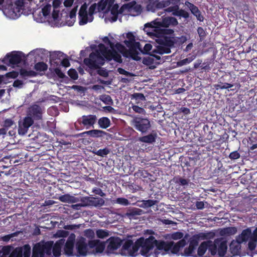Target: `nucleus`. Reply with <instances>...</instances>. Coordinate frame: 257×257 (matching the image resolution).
<instances>
[{
	"instance_id": "nucleus-35",
	"label": "nucleus",
	"mask_w": 257,
	"mask_h": 257,
	"mask_svg": "<svg viewBox=\"0 0 257 257\" xmlns=\"http://www.w3.org/2000/svg\"><path fill=\"white\" fill-rule=\"evenodd\" d=\"M20 73L23 77H36L38 75V73L33 70H27L25 69H21Z\"/></svg>"
},
{
	"instance_id": "nucleus-3",
	"label": "nucleus",
	"mask_w": 257,
	"mask_h": 257,
	"mask_svg": "<svg viewBox=\"0 0 257 257\" xmlns=\"http://www.w3.org/2000/svg\"><path fill=\"white\" fill-rule=\"evenodd\" d=\"M163 4L164 8L172 5L165 9V11L168 13H172L174 16L178 17L180 18H183L187 19L189 18V13L184 9H180V0H163Z\"/></svg>"
},
{
	"instance_id": "nucleus-49",
	"label": "nucleus",
	"mask_w": 257,
	"mask_h": 257,
	"mask_svg": "<svg viewBox=\"0 0 257 257\" xmlns=\"http://www.w3.org/2000/svg\"><path fill=\"white\" fill-rule=\"evenodd\" d=\"M157 201L156 200H143V207L149 208L153 206V205H155Z\"/></svg>"
},
{
	"instance_id": "nucleus-31",
	"label": "nucleus",
	"mask_w": 257,
	"mask_h": 257,
	"mask_svg": "<svg viewBox=\"0 0 257 257\" xmlns=\"http://www.w3.org/2000/svg\"><path fill=\"white\" fill-rule=\"evenodd\" d=\"M140 247H141V242L139 238L134 243H133L128 254L132 256H135V254L137 252Z\"/></svg>"
},
{
	"instance_id": "nucleus-61",
	"label": "nucleus",
	"mask_w": 257,
	"mask_h": 257,
	"mask_svg": "<svg viewBox=\"0 0 257 257\" xmlns=\"http://www.w3.org/2000/svg\"><path fill=\"white\" fill-rule=\"evenodd\" d=\"M14 124V122L11 119H6L4 122V127L6 128L7 131L9 128Z\"/></svg>"
},
{
	"instance_id": "nucleus-50",
	"label": "nucleus",
	"mask_w": 257,
	"mask_h": 257,
	"mask_svg": "<svg viewBox=\"0 0 257 257\" xmlns=\"http://www.w3.org/2000/svg\"><path fill=\"white\" fill-rule=\"evenodd\" d=\"M115 203L123 206H127L130 204L129 201L123 197L117 198L115 200Z\"/></svg>"
},
{
	"instance_id": "nucleus-23",
	"label": "nucleus",
	"mask_w": 257,
	"mask_h": 257,
	"mask_svg": "<svg viewBox=\"0 0 257 257\" xmlns=\"http://www.w3.org/2000/svg\"><path fill=\"white\" fill-rule=\"evenodd\" d=\"M64 243V239H60L52 246V252L55 257H59L61 255V248Z\"/></svg>"
},
{
	"instance_id": "nucleus-51",
	"label": "nucleus",
	"mask_w": 257,
	"mask_h": 257,
	"mask_svg": "<svg viewBox=\"0 0 257 257\" xmlns=\"http://www.w3.org/2000/svg\"><path fill=\"white\" fill-rule=\"evenodd\" d=\"M197 33L199 36V40L203 41L205 38L206 34L205 30L202 27H199L197 28Z\"/></svg>"
},
{
	"instance_id": "nucleus-46",
	"label": "nucleus",
	"mask_w": 257,
	"mask_h": 257,
	"mask_svg": "<svg viewBox=\"0 0 257 257\" xmlns=\"http://www.w3.org/2000/svg\"><path fill=\"white\" fill-rule=\"evenodd\" d=\"M222 232V234L234 235L237 232V229L235 227H229L224 228Z\"/></svg>"
},
{
	"instance_id": "nucleus-19",
	"label": "nucleus",
	"mask_w": 257,
	"mask_h": 257,
	"mask_svg": "<svg viewBox=\"0 0 257 257\" xmlns=\"http://www.w3.org/2000/svg\"><path fill=\"white\" fill-rule=\"evenodd\" d=\"M108 244L107 246V249L109 252H112L118 248L122 245V240L118 237H111L108 239Z\"/></svg>"
},
{
	"instance_id": "nucleus-4",
	"label": "nucleus",
	"mask_w": 257,
	"mask_h": 257,
	"mask_svg": "<svg viewBox=\"0 0 257 257\" xmlns=\"http://www.w3.org/2000/svg\"><path fill=\"white\" fill-rule=\"evenodd\" d=\"M53 244L52 241L36 243L33 247L32 257H51Z\"/></svg>"
},
{
	"instance_id": "nucleus-38",
	"label": "nucleus",
	"mask_w": 257,
	"mask_h": 257,
	"mask_svg": "<svg viewBox=\"0 0 257 257\" xmlns=\"http://www.w3.org/2000/svg\"><path fill=\"white\" fill-rule=\"evenodd\" d=\"M11 252V247L5 246L0 250V257H9Z\"/></svg>"
},
{
	"instance_id": "nucleus-41",
	"label": "nucleus",
	"mask_w": 257,
	"mask_h": 257,
	"mask_svg": "<svg viewBox=\"0 0 257 257\" xmlns=\"http://www.w3.org/2000/svg\"><path fill=\"white\" fill-rule=\"evenodd\" d=\"M47 68V65L43 62H38L34 66V69L37 71H45Z\"/></svg>"
},
{
	"instance_id": "nucleus-17",
	"label": "nucleus",
	"mask_w": 257,
	"mask_h": 257,
	"mask_svg": "<svg viewBox=\"0 0 257 257\" xmlns=\"http://www.w3.org/2000/svg\"><path fill=\"white\" fill-rule=\"evenodd\" d=\"M34 123L33 118L30 116H26L19 121L18 133L20 135L27 134L29 128Z\"/></svg>"
},
{
	"instance_id": "nucleus-59",
	"label": "nucleus",
	"mask_w": 257,
	"mask_h": 257,
	"mask_svg": "<svg viewBox=\"0 0 257 257\" xmlns=\"http://www.w3.org/2000/svg\"><path fill=\"white\" fill-rule=\"evenodd\" d=\"M164 244V240H157L155 241V246H156L157 248L159 250H163Z\"/></svg>"
},
{
	"instance_id": "nucleus-12",
	"label": "nucleus",
	"mask_w": 257,
	"mask_h": 257,
	"mask_svg": "<svg viewBox=\"0 0 257 257\" xmlns=\"http://www.w3.org/2000/svg\"><path fill=\"white\" fill-rule=\"evenodd\" d=\"M140 240L141 242V253L147 257L149 256L150 251L155 246L156 238L154 236L151 235L146 239L141 237Z\"/></svg>"
},
{
	"instance_id": "nucleus-37",
	"label": "nucleus",
	"mask_w": 257,
	"mask_h": 257,
	"mask_svg": "<svg viewBox=\"0 0 257 257\" xmlns=\"http://www.w3.org/2000/svg\"><path fill=\"white\" fill-rule=\"evenodd\" d=\"M233 84L229 83H223L219 82L217 84L215 85V88L216 90L218 89H228L233 86Z\"/></svg>"
},
{
	"instance_id": "nucleus-22",
	"label": "nucleus",
	"mask_w": 257,
	"mask_h": 257,
	"mask_svg": "<svg viewBox=\"0 0 257 257\" xmlns=\"http://www.w3.org/2000/svg\"><path fill=\"white\" fill-rule=\"evenodd\" d=\"M251 236V229L247 228L242 230L241 233L236 237V241L239 243L246 242Z\"/></svg>"
},
{
	"instance_id": "nucleus-62",
	"label": "nucleus",
	"mask_w": 257,
	"mask_h": 257,
	"mask_svg": "<svg viewBox=\"0 0 257 257\" xmlns=\"http://www.w3.org/2000/svg\"><path fill=\"white\" fill-rule=\"evenodd\" d=\"M117 72L119 74L124 75H125L126 76H134L133 73H131V72H130L128 71H126L125 70H124V69H123L122 68H118L117 69Z\"/></svg>"
},
{
	"instance_id": "nucleus-42",
	"label": "nucleus",
	"mask_w": 257,
	"mask_h": 257,
	"mask_svg": "<svg viewBox=\"0 0 257 257\" xmlns=\"http://www.w3.org/2000/svg\"><path fill=\"white\" fill-rule=\"evenodd\" d=\"M96 234L98 238H104L109 236V231L106 230L99 229L96 231Z\"/></svg>"
},
{
	"instance_id": "nucleus-27",
	"label": "nucleus",
	"mask_w": 257,
	"mask_h": 257,
	"mask_svg": "<svg viewBox=\"0 0 257 257\" xmlns=\"http://www.w3.org/2000/svg\"><path fill=\"white\" fill-rule=\"evenodd\" d=\"M92 197H83L81 198V203L74 205L75 206H92Z\"/></svg>"
},
{
	"instance_id": "nucleus-5",
	"label": "nucleus",
	"mask_w": 257,
	"mask_h": 257,
	"mask_svg": "<svg viewBox=\"0 0 257 257\" xmlns=\"http://www.w3.org/2000/svg\"><path fill=\"white\" fill-rule=\"evenodd\" d=\"M133 127L142 134H147L151 128L150 120L147 117L135 116L132 121Z\"/></svg>"
},
{
	"instance_id": "nucleus-40",
	"label": "nucleus",
	"mask_w": 257,
	"mask_h": 257,
	"mask_svg": "<svg viewBox=\"0 0 257 257\" xmlns=\"http://www.w3.org/2000/svg\"><path fill=\"white\" fill-rule=\"evenodd\" d=\"M185 5L188 8L193 15H195V13H197V12L199 11V10L197 6L189 2L188 1H185Z\"/></svg>"
},
{
	"instance_id": "nucleus-39",
	"label": "nucleus",
	"mask_w": 257,
	"mask_h": 257,
	"mask_svg": "<svg viewBox=\"0 0 257 257\" xmlns=\"http://www.w3.org/2000/svg\"><path fill=\"white\" fill-rule=\"evenodd\" d=\"M92 206L94 207H100L104 205V200L103 199L97 197H92Z\"/></svg>"
},
{
	"instance_id": "nucleus-53",
	"label": "nucleus",
	"mask_w": 257,
	"mask_h": 257,
	"mask_svg": "<svg viewBox=\"0 0 257 257\" xmlns=\"http://www.w3.org/2000/svg\"><path fill=\"white\" fill-rule=\"evenodd\" d=\"M105 248V244L104 243L99 241L95 247V250L96 253H102Z\"/></svg>"
},
{
	"instance_id": "nucleus-20",
	"label": "nucleus",
	"mask_w": 257,
	"mask_h": 257,
	"mask_svg": "<svg viewBox=\"0 0 257 257\" xmlns=\"http://www.w3.org/2000/svg\"><path fill=\"white\" fill-rule=\"evenodd\" d=\"M163 1L147 0L146 9L147 11L155 12L157 10L164 8Z\"/></svg>"
},
{
	"instance_id": "nucleus-44",
	"label": "nucleus",
	"mask_w": 257,
	"mask_h": 257,
	"mask_svg": "<svg viewBox=\"0 0 257 257\" xmlns=\"http://www.w3.org/2000/svg\"><path fill=\"white\" fill-rule=\"evenodd\" d=\"M96 10H97V4L96 3L91 5L88 9V15L90 16V20L93 21L94 17L93 15L96 13Z\"/></svg>"
},
{
	"instance_id": "nucleus-29",
	"label": "nucleus",
	"mask_w": 257,
	"mask_h": 257,
	"mask_svg": "<svg viewBox=\"0 0 257 257\" xmlns=\"http://www.w3.org/2000/svg\"><path fill=\"white\" fill-rule=\"evenodd\" d=\"M98 124L100 128L105 129L110 126L111 122L108 117L103 116L98 120Z\"/></svg>"
},
{
	"instance_id": "nucleus-15",
	"label": "nucleus",
	"mask_w": 257,
	"mask_h": 257,
	"mask_svg": "<svg viewBox=\"0 0 257 257\" xmlns=\"http://www.w3.org/2000/svg\"><path fill=\"white\" fill-rule=\"evenodd\" d=\"M75 239V234L73 233H71L64 245L63 252L68 256H75V252L73 251Z\"/></svg>"
},
{
	"instance_id": "nucleus-26",
	"label": "nucleus",
	"mask_w": 257,
	"mask_h": 257,
	"mask_svg": "<svg viewBox=\"0 0 257 257\" xmlns=\"http://www.w3.org/2000/svg\"><path fill=\"white\" fill-rule=\"evenodd\" d=\"M186 244V241L184 239L180 240L178 242L174 244L172 241V245L170 251L173 253H177L181 248L183 247Z\"/></svg>"
},
{
	"instance_id": "nucleus-34",
	"label": "nucleus",
	"mask_w": 257,
	"mask_h": 257,
	"mask_svg": "<svg viewBox=\"0 0 257 257\" xmlns=\"http://www.w3.org/2000/svg\"><path fill=\"white\" fill-rule=\"evenodd\" d=\"M174 182L179 186H185L189 184L190 180L181 177H175L174 178Z\"/></svg>"
},
{
	"instance_id": "nucleus-60",
	"label": "nucleus",
	"mask_w": 257,
	"mask_h": 257,
	"mask_svg": "<svg viewBox=\"0 0 257 257\" xmlns=\"http://www.w3.org/2000/svg\"><path fill=\"white\" fill-rule=\"evenodd\" d=\"M84 235L86 237L89 238H93L94 237V232L91 229H87L84 231Z\"/></svg>"
},
{
	"instance_id": "nucleus-58",
	"label": "nucleus",
	"mask_w": 257,
	"mask_h": 257,
	"mask_svg": "<svg viewBox=\"0 0 257 257\" xmlns=\"http://www.w3.org/2000/svg\"><path fill=\"white\" fill-rule=\"evenodd\" d=\"M92 192L95 194L99 195L101 197H104L105 196V194L99 188L94 187L92 189Z\"/></svg>"
},
{
	"instance_id": "nucleus-63",
	"label": "nucleus",
	"mask_w": 257,
	"mask_h": 257,
	"mask_svg": "<svg viewBox=\"0 0 257 257\" xmlns=\"http://www.w3.org/2000/svg\"><path fill=\"white\" fill-rule=\"evenodd\" d=\"M240 157V154L237 151H233L230 153L229 155V158L231 160H236L239 158Z\"/></svg>"
},
{
	"instance_id": "nucleus-36",
	"label": "nucleus",
	"mask_w": 257,
	"mask_h": 257,
	"mask_svg": "<svg viewBox=\"0 0 257 257\" xmlns=\"http://www.w3.org/2000/svg\"><path fill=\"white\" fill-rule=\"evenodd\" d=\"M92 153L98 156L103 157L110 153V150L107 148H105L103 149H99L98 150L96 149L93 150L92 151Z\"/></svg>"
},
{
	"instance_id": "nucleus-13",
	"label": "nucleus",
	"mask_w": 257,
	"mask_h": 257,
	"mask_svg": "<svg viewBox=\"0 0 257 257\" xmlns=\"http://www.w3.org/2000/svg\"><path fill=\"white\" fill-rule=\"evenodd\" d=\"M125 45L129 48V53L131 58L135 60H140L141 58L138 56V52L137 49L141 50V44L139 42L135 40H125L124 41Z\"/></svg>"
},
{
	"instance_id": "nucleus-47",
	"label": "nucleus",
	"mask_w": 257,
	"mask_h": 257,
	"mask_svg": "<svg viewBox=\"0 0 257 257\" xmlns=\"http://www.w3.org/2000/svg\"><path fill=\"white\" fill-rule=\"evenodd\" d=\"M101 100L106 104L110 105L113 103L112 99L108 95H102L100 97Z\"/></svg>"
},
{
	"instance_id": "nucleus-32",
	"label": "nucleus",
	"mask_w": 257,
	"mask_h": 257,
	"mask_svg": "<svg viewBox=\"0 0 257 257\" xmlns=\"http://www.w3.org/2000/svg\"><path fill=\"white\" fill-rule=\"evenodd\" d=\"M133 244L132 240L128 239L125 241L122 245L121 249V254H125L126 253H129L130 250Z\"/></svg>"
},
{
	"instance_id": "nucleus-2",
	"label": "nucleus",
	"mask_w": 257,
	"mask_h": 257,
	"mask_svg": "<svg viewBox=\"0 0 257 257\" xmlns=\"http://www.w3.org/2000/svg\"><path fill=\"white\" fill-rule=\"evenodd\" d=\"M83 62L91 69H98L97 73L99 75L104 77L108 76L106 69L100 67V66H102L105 63V59L98 51L91 52L89 58H85Z\"/></svg>"
},
{
	"instance_id": "nucleus-21",
	"label": "nucleus",
	"mask_w": 257,
	"mask_h": 257,
	"mask_svg": "<svg viewBox=\"0 0 257 257\" xmlns=\"http://www.w3.org/2000/svg\"><path fill=\"white\" fill-rule=\"evenodd\" d=\"M106 134L107 133L101 130H92L82 133L80 134V136L85 137L87 135L93 138H99L102 137Z\"/></svg>"
},
{
	"instance_id": "nucleus-30",
	"label": "nucleus",
	"mask_w": 257,
	"mask_h": 257,
	"mask_svg": "<svg viewBox=\"0 0 257 257\" xmlns=\"http://www.w3.org/2000/svg\"><path fill=\"white\" fill-rule=\"evenodd\" d=\"M143 213V211L142 209L137 208H134L128 210L125 214L128 217L131 219L134 218V217L137 215H142Z\"/></svg>"
},
{
	"instance_id": "nucleus-7",
	"label": "nucleus",
	"mask_w": 257,
	"mask_h": 257,
	"mask_svg": "<svg viewBox=\"0 0 257 257\" xmlns=\"http://www.w3.org/2000/svg\"><path fill=\"white\" fill-rule=\"evenodd\" d=\"M24 54L20 51H14L8 53L1 60V62L7 66H14L20 63L23 60L25 61Z\"/></svg>"
},
{
	"instance_id": "nucleus-14",
	"label": "nucleus",
	"mask_w": 257,
	"mask_h": 257,
	"mask_svg": "<svg viewBox=\"0 0 257 257\" xmlns=\"http://www.w3.org/2000/svg\"><path fill=\"white\" fill-rule=\"evenodd\" d=\"M75 246L76 249L75 256L80 257L87 255L88 252V248L86 238L83 237H80L77 239Z\"/></svg>"
},
{
	"instance_id": "nucleus-11",
	"label": "nucleus",
	"mask_w": 257,
	"mask_h": 257,
	"mask_svg": "<svg viewBox=\"0 0 257 257\" xmlns=\"http://www.w3.org/2000/svg\"><path fill=\"white\" fill-rule=\"evenodd\" d=\"M97 118L95 114L83 115L79 118L76 122L75 123V127L76 130H79L78 124L81 125L86 129L93 127L94 125L96 123Z\"/></svg>"
},
{
	"instance_id": "nucleus-1",
	"label": "nucleus",
	"mask_w": 257,
	"mask_h": 257,
	"mask_svg": "<svg viewBox=\"0 0 257 257\" xmlns=\"http://www.w3.org/2000/svg\"><path fill=\"white\" fill-rule=\"evenodd\" d=\"M174 31L171 29H162L159 27L153 28L151 31L148 32L150 36H154L157 39L156 42L160 46L157 47L154 52L162 55L171 53V48L174 47L176 42V38L167 35H173Z\"/></svg>"
},
{
	"instance_id": "nucleus-43",
	"label": "nucleus",
	"mask_w": 257,
	"mask_h": 257,
	"mask_svg": "<svg viewBox=\"0 0 257 257\" xmlns=\"http://www.w3.org/2000/svg\"><path fill=\"white\" fill-rule=\"evenodd\" d=\"M195 57L196 56L195 55H192L191 57H189L183 60H181L177 62V65L178 66H182L184 65L189 64L195 58Z\"/></svg>"
},
{
	"instance_id": "nucleus-6",
	"label": "nucleus",
	"mask_w": 257,
	"mask_h": 257,
	"mask_svg": "<svg viewBox=\"0 0 257 257\" xmlns=\"http://www.w3.org/2000/svg\"><path fill=\"white\" fill-rule=\"evenodd\" d=\"M227 249V241L222 238H216L214 242H212V245L210 248V252L212 255H215L217 252L220 257L225 255Z\"/></svg>"
},
{
	"instance_id": "nucleus-55",
	"label": "nucleus",
	"mask_w": 257,
	"mask_h": 257,
	"mask_svg": "<svg viewBox=\"0 0 257 257\" xmlns=\"http://www.w3.org/2000/svg\"><path fill=\"white\" fill-rule=\"evenodd\" d=\"M152 49V45L150 43H147L145 44L143 50L141 48L140 50L144 54H148L149 52Z\"/></svg>"
},
{
	"instance_id": "nucleus-25",
	"label": "nucleus",
	"mask_w": 257,
	"mask_h": 257,
	"mask_svg": "<svg viewBox=\"0 0 257 257\" xmlns=\"http://www.w3.org/2000/svg\"><path fill=\"white\" fill-rule=\"evenodd\" d=\"M156 138L157 134L154 133L139 138L138 141L143 143L152 144L156 141Z\"/></svg>"
},
{
	"instance_id": "nucleus-28",
	"label": "nucleus",
	"mask_w": 257,
	"mask_h": 257,
	"mask_svg": "<svg viewBox=\"0 0 257 257\" xmlns=\"http://www.w3.org/2000/svg\"><path fill=\"white\" fill-rule=\"evenodd\" d=\"M30 112L31 115H33V117L36 118L37 119H40L41 117L42 112L41 109L39 105H35L32 106L30 108Z\"/></svg>"
},
{
	"instance_id": "nucleus-24",
	"label": "nucleus",
	"mask_w": 257,
	"mask_h": 257,
	"mask_svg": "<svg viewBox=\"0 0 257 257\" xmlns=\"http://www.w3.org/2000/svg\"><path fill=\"white\" fill-rule=\"evenodd\" d=\"M211 241H207L202 242L198 248L197 252L198 255L200 256H203L205 254L207 249H208L210 251V248H211Z\"/></svg>"
},
{
	"instance_id": "nucleus-16",
	"label": "nucleus",
	"mask_w": 257,
	"mask_h": 257,
	"mask_svg": "<svg viewBox=\"0 0 257 257\" xmlns=\"http://www.w3.org/2000/svg\"><path fill=\"white\" fill-rule=\"evenodd\" d=\"M31 253V246L29 244H26L23 246L16 247L9 257H30Z\"/></svg>"
},
{
	"instance_id": "nucleus-9",
	"label": "nucleus",
	"mask_w": 257,
	"mask_h": 257,
	"mask_svg": "<svg viewBox=\"0 0 257 257\" xmlns=\"http://www.w3.org/2000/svg\"><path fill=\"white\" fill-rule=\"evenodd\" d=\"M99 50H98L101 55L104 58V59L109 61L114 60L118 63H121L122 60L121 55L118 54L115 50H111L108 49L103 44L98 45Z\"/></svg>"
},
{
	"instance_id": "nucleus-64",
	"label": "nucleus",
	"mask_w": 257,
	"mask_h": 257,
	"mask_svg": "<svg viewBox=\"0 0 257 257\" xmlns=\"http://www.w3.org/2000/svg\"><path fill=\"white\" fill-rule=\"evenodd\" d=\"M99 242V240L98 239L89 240L87 243V247H89L90 248H95Z\"/></svg>"
},
{
	"instance_id": "nucleus-33",
	"label": "nucleus",
	"mask_w": 257,
	"mask_h": 257,
	"mask_svg": "<svg viewBox=\"0 0 257 257\" xmlns=\"http://www.w3.org/2000/svg\"><path fill=\"white\" fill-rule=\"evenodd\" d=\"M110 13L112 15L111 17L112 22H115L117 21L118 15L119 6L117 4H114L109 9Z\"/></svg>"
},
{
	"instance_id": "nucleus-52",
	"label": "nucleus",
	"mask_w": 257,
	"mask_h": 257,
	"mask_svg": "<svg viewBox=\"0 0 257 257\" xmlns=\"http://www.w3.org/2000/svg\"><path fill=\"white\" fill-rule=\"evenodd\" d=\"M68 74L70 77L71 78H72L73 80H77L78 78V75L74 69H70L68 71Z\"/></svg>"
},
{
	"instance_id": "nucleus-10",
	"label": "nucleus",
	"mask_w": 257,
	"mask_h": 257,
	"mask_svg": "<svg viewBox=\"0 0 257 257\" xmlns=\"http://www.w3.org/2000/svg\"><path fill=\"white\" fill-rule=\"evenodd\" d=\"M210 233H201L193 235L190 239L189 245L184 249V253L186 256L190 255L198 246L200 238L207 239L211 237Z\"/></svg>"
},
{
	"instance_id": "nucleus-54",
	"label": "nucleus",
	"mask_w": 257,
	"mask_h": 257,
	"mask_svg": "<svg viewBox=\"0 0 257 257\" xmlns=\"http://www.w3.org/2000/svg\"><path fill=\"white\" fill-rule=\"evenodd\" d=\"M51 10V6L50 5H47L42 9V13L44 17L48 16Z\"/></svg>"
},
{
	"instance_id": "nucleus-45",
	"label": "nucleus",
	"mask_w": 257,
	"mask_h": 257,
	"mask_svg": "<svg viewBox=\"0 0 257 257\" xmlns=\"http://www.w3.org/2000/svg\"><path fill=\"white\" fill-rule=\"evenodd\" d=\"M77 8H78V6H76L74 8H73L70 12L69 17L71 19H72V21H71L70 23H69L68 25L69 26H72L75 22V19H76V13L77 11Z\"/></svg>"
},
{
	"instance_id": "nucleus-48",
	"label": "nucleus",
	"mask_w": 257,
	"mask_h": 257,
	"mask_svg": "<svg viewBox=\"0 0 257 257\" xmlns=\"http://www.w3.org/2000/svg\"><path fill=\"white\" fill-rule=\"evenodd\" d=\"M106 7H108L107 2L105 0H101L97 5V10L98 12L104 11Z\"/></svg>"
},
{
	"instance_id": "nucleus-8",
	"label": "nucleus",
	"mask_w": 257,
	"mask_h": 257,
	"mask_svg": "<svg viewBox=\"0 0 257 257\" xmlns=\"http://www.w3.org/2000/svg\"><path fill=\"white\" fill-rule=\"evenodd\" d=\"M152 23H147L145 25V28H150L151 31L153 28L159 27L162 29H167L170 26H176L178 25L177 19L173 17H167L163 18L161 21H154Z\"/></svg>"
},
{
	"instance_id": "nucleus-56",
	"label": "nucleus",
	"mask_w": 257,
	"mask_h": 257,
	"mask_svg": "<svg viewBox=\"0 0 257 257\" xmlns=\"http://www.w3.org/2000/svg\"><path fill=\"white\" fill-rule=\"evenodd\" d=\"M132 108L133 110L136 112L140 114H145L146 110L143 107H140L138 105H134L132 106Z\"/></svg>"
},
{
	"instance_id": "nucleus-18",
	"label": "nucleus",
	"mask_w": 257,
	"mask_h": 257,
	"mask_svg": "<svg viewBox=\"0 0 257 257\" xmlns=\"http://www.w3.org/2000/svg\"><path fill=\"white\" fill-rule=\"evenodd\" d=\"M88 5L84 3L80 7L78 13L79 24L81 26L86 24L88 22L93 21L90 20V16L87 12Z\"/></svg>"
},
{
	"instance_id": "nucleus-57",
	"label": "nucleus",
	"mask_w": 257,
	"mask_h": 257,
	"mask_svg": "<svg viewBox=\"0 0 257 257\" xmlns=\"http://www.w3.org/2000/svg\"><path fill=\"white\" fill-rule=\"evenodd\" d=\"M132 98H134L138 100H145V97L143 93H134L132 95Z\"/></svg>"
}]
</instances>
